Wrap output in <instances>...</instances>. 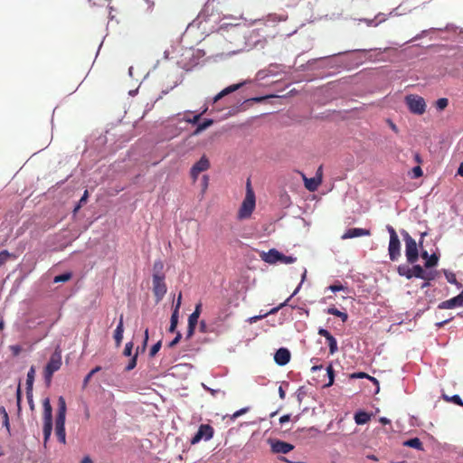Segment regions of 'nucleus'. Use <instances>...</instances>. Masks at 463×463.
<instances>
[{"instance_id": "nucleus-23", "label": "nucleus", "mask_w": 463, "mask_h": 463, "mask_svg": "<svg viewBox=\"0 0 463 463\" xmlns=\"http://www.w3.org/2000/svg\"><path fill=\"white\" fill-rule=\"evenodd\" d=\"M201 310H202V304L198 303L195 306L194 311L189 316L188 323L197 325L198 318H199L200 314H201Z\"/></svg>"}, {"instance_id": "nucleus-53", "label": "nucleus", "mask_w": 463, "mask_h": 463, "mask_svg": "<svg viewBox=\"0 0 463 463\" xmlns=\"http://www.w3.org/2000/svg\"><path fill=\"white\" fill-rule=\"evenodd\" d=\"M387 124L389 125V127L391 128V129L393 132H395V133L399 132L397 126L391 119H387Z\"/></svg>"}, {"instance_id": "nucleus-62", "label": "nucleus", "mask_w": 463, "mask_h": 463, "mask_svg": "<svg viewBox=\"0 0 463 463\" xmlns=\"http://www.w3.org/2000/svg\"><path fill=\"white\" fill-rule=\"evenodd\" d=\"M200 330L202 332H206V323L203 320L200 322Z\"/></svg>"}, {"instance_id": "nucleus-47", "label": "nucleus", "mask_w": 463, "mask_h": 463, "mask_svg": "<svg viewBox=\"0 0 463 463\" xmlns=\"http://www.w3.org/2000/svg\"><path fill=\"white\" fill-rule=\"evenodd\" d=\"M72 274L71 272H65L62 274H60V282H66L71 279Z\"/></svg>"}, {"instance_id": "nucleus-46", "label": "nucleus", "mask_w": 463, "mask_h": 463, "mask_svg": "<svg viewBox=\"0 0 463 463\" xmlns=\"http://www.w3.org/2000/svg\"><path fill=\"white\" fill-rule=\"evenodd\" d=\"M386 229H387V231H388L389 234H390V240L399 238L392 226L387 225Z\"/></svg>"}, {"instance_id": "nucleus-13", "label": "nucleus", "mask_w": 463, "mask_h": 463, "mask_svg": "<svg viewBox=\"0 0 463 463\" xmlns=\"http://www.w3.org/2000/svg\"><path fill=\"white\" fill-rule=\"evenodd\" d=\"M318 335L321 336H324L326 338V344L329 347L330 354H335L338 350V347H337V341L334 337V335L329 331H327L326 329H324V328L318 329Z\"/></svg>"}, {"instance_id": "nucleus-7", "label": "nucleus", "mask_w": 463, "mask_h": 463, "mask_svg": "<svg viewBox=\"0 0 463 463\" xmlns=\"http://www.w3.org/2000/svg\"><path fill=\"white\" fill-rule=\"evenodd\" d=\"M166 285L165 283V277H158L153 275V292L156 297V302L162 300L166 293Z\"/></svg>"}, {"instance_id": "nucleus-31", "label": "nucleus", "mask_w": 463, "mask_h": 463, "mask_svg": "<svg viewBox=\"0 0 463 463\" xmlns=\"http://www.w3.org/2000/svg\"><path fill=\"white\" fill-rule=\"evenodd\" d=\"M439 258L436 254H431L425 262L426 268H432L438 264Z\"/></svg>"}, {"instance_id": "nucleus-2", "label": "nucleus", "mask_w": 463, "mask_h": 463, "mask_svg": "<svg viewBox=\"0 0 463 463\" xmlns=\"http://www.w3.org/2000/svg\"><path fill=\"white\" fill-rule=\"evenodd\" d=\"M43 439L44 444H46L47 440L49 439L52 430V409L51 406L50 399L45 398L43 402Z\"/></svg>"}, {"instance_id": "nucleus-45", "label": "nucleus", "mask_w": 463, "mask_h": 463, "mask_svg": "<svg viewBox=\"0 0 463 463\" xmlns=\"http://www.w3.org/2000/svg\"><path fill=\"white\" fill-rule=\"evenodd\" d=\"M278 310H279V307H275V308L271 309L269 313H266V314H264L262 316H258V317H251L250 318V322H256L257 320H259V319L268 316L269 314L276 313Z\"/></svg>"}, {"instance_id": "nucleus-44", "label": "nucleus", "mask_w": 463, "mask_h": 463, "mask_svg": "<svg viewBox=\"0 0 463 463\" xmlns=\"http://www.w3.org/2000/svg\"><path fill=\"white\" fill-rule=\"evenodd\" d=\"M446 278H447V279H448V281H449V283H451V284H455V285H457L458 288H460V287L462 286L459 282H458V280H457V279H456L455 274L450 273L449 275H446Z\"/></svg>"}, {"instance_id": "nucleus-1", "label": "nucleus", "mask_w": 463, "mask_h": 463, "mask_svg": "<svg viewBox=\"0 0 463 463\" xmlns=\"http://www.w3.org/2000/svg\"><path fill=\"white\" fill-rule=\"evenodd\" d=\"M255 209V194L251 188L250 181H247L246 185V195L238 212V218L247 219L249 218Z\"/></svg>"}, {"instance_id": "nucleus-24", "label": "nucleus", "mask_w": 463, "mask_h": 463, "mask_svg": "<svg viewBox=\"0 0 463 463\" xmlns=\"http://www.w3.org/2000/svg\"><path fill=\"white\" fill-rule=\"evenodd\" d=\"M404 446L416 449L418 450L423 449V445L421 440L419 438H413L406 440L404 443Z\"/></svg>"}, {"instance_id": "nucleus-55", "label": "nucleus", "mask_w": 463, "mask_h": 463, "mask_svg": "<svg viewBox=\"0 0 463 463\" xmlns=\"http://www.w3.org/2000/svg\"><path fill=\"white\" fill-rule=\"evenodd\" d=\"M290 420V415L289 414H287V415H283L279 418V423L280 424H284L285 422H288Z\"/></svg>"}, {"instance_id": "nucleus-32", "label": "nucleus", "mask_w": 463, "mask_h": 463, "mask_svg": "<svg viewBox=\"0 0 463 463\" xmlns=\"http://www.w3.org/2000/svg\"><path fill=\"white\" fill-rule=\"evenodd\" d=\"M88 197H89V193L86 190L84 192L83 195L81 196V198L80 199L79 203L75 205V207L73 209L74 213L79 211V209L82 206V204L86 203Z\"/></svg>"}, {"instance_id": "nucleus-57", "label": "nucleus", "mask_w": 463, "mask_h": 463, "mask_svg": "<svg viewBox=\"0 0 463 463\" xmlns=\"http://www.w3.org/2000/svg\"><path fill=\"white\" fill-rule=\"evenodd\" d=\"M26 396H27V400H28V402H29L30 406L33 408V391H31V394H29L26 392Z\"/></svg>"}, {"instance_id": "nucleus-54", "label": "nucleus", "mask_w": 463, "mask_h": 463, "mask_svg": "<svg viewBox=\"0 0 463 463\" xmlns=\"http://www.w3.org/2000/svg\"><path fill=\"white\" fill-rule=\"evenodd\" d=\"M181 300H182V294L179 293L177 300H176V304H175V309H174V310H177V313H179V308H180V306H181Z\"/></svg>"}, {"instance_id": "nucleus-56", "label": "nucleus", "mask_w": 463, "mask_h": 463, "mask_svg": "<svg viewBox=\"0 0 463 463\" xmlns=\"http://www.w3.org/2000/svg\"><path fill=\"white\" fill-rule=\"evenodd\" d=\"M369 377L365 373H358L352 374V378H364Z\"/></svg>"}, {"instance_id": "nucleus-39", "label": "nucleus", "mask_w": 463, "mask_h": 463, "mask_svg": "<svg viewBox=\"0 0 463 463\" xmlns=\"http://www.w3.org/2000/svg\"><path fill=\"white\" fill-rule=\"evenodd\" d=\"M328 289L331 290L332 292H337V291L345 290V288L340 282H336L333 285H330L328 287Z\"/></svg>"}, {"instance_id": "nucleus-61", "label": "nucleus", "mask_w": 463, "mask_h": 463, "mask_svg": "<svg viewBox=\"0 0 463 463\" xmlns=\"http://www.w3.org/2000/svg\"><path fill=\"white\" fill-rule=\"evenodd\" d=\"M379 421L383 424V425H386V424H390L391 423V420L385 417H382L380 418Z\"/></svg>"}, {"instance_id": "nucleus-48", "label": "nucleus", "mask_w": 463, "mask_h": 463, "mask_svg": "<svg viewBox=\"0 0 463 463\" xmlns=\"http://www.w3.org/2000/svg\"><path fill=\"white\" fill-rule=\"evenodd\" d=\"M181 334L178 332L176 334V336L168 344V347L172 348L174 347L175 345L178 344V342L180 341L181 339Z\"/></svg>"}, {"instance_id": "nucleus-4", "label": "nucleus", "mask_w": 463, "mask_h": 463, "mask_svg": "<svg viewBox=\"0 0 463 463\" xmlns=\"http://www.w3.org/2000/svg\"><path fill=\"white\" fill-rule=\"evenodd\" d=\"M260 258L263 261L269 264H275L278 261L285 264H290L297 260V258L292 256H286L276 249H270L268 252L263 251L260 254Z\"/></svg>"}, {"instance_id": "nucleus-8", "label": "nucleus", "mask_w": 463, "mask_h": 463, "mask_svg": "<svg viewBox=\"0 0 463 463\" xmlns=\"http://www.w3.org/2000/svg\"><path fill=\"white\" fill-rule=\"evenodd\" d=\"M210 168V161L206 156H203L191 168L190 175L194 182H195L202 172L207 171Z\"/></svg>"}, {"instance_id": "nucleus-64", "label": "nucleus", "mask_w": 463, "mask_h": 463, "mask_svg": "<svg viewBox=\"0 0 463 463\" xmlns=\"http://www.w3.org/2000/svg\"><path fill=\"white\" fill-rule=\"evenodd\" d=\"M80 463H92V460L89 456H86L82 458Z\"/></svg>"}, {"instance_id": "nucleus-16", "label": "nucleus", "mask_w": 463, "mask_h": 463, "mask_svg": "<svg viewBox=\"0 0 463 463\" xmlns=\"http://www.w3.org/2000/svg\"><path fill=\"white\" fill-rule=\"evenodd\" d=\"M291 354L290 352L287 348H279L274 355V360L276 364L280 366L286 365L290 360Z\"/></svg>"}, {"instance_id": "nucleus-29", "label": "nucleus", "mask_w": 463, "mask_h": 463, "mask_svg": "<svg viewBox=\"0 0 463 463\" xmlns=\"http://www.w3.org/2000/svg\"><path fill=\"white\" fill-rule=\"evenodd\" d=\"M178 314L177 310H174L171 316L169 332L173 333L175 331L177 324H178Z\"/></svg>"}, {"instance_id": "nucleus-19", "label": "nucleus", "mask_w": 463, "mask_h": 463, "mask_svg": "<svg viewBox=\"0 0 463 463\" xmlns=\"http://www.w3.org/2000/svg\"><path fill=\"white\" fill-rule=\"evenodd\" d=\"M123 333H124V320H123V315H120L118 324L117 326V328L114 331V339L116 342V345L118 347L121 345V342L123 339Z\"/></svg>"}, {"instance_id": "nucleus-18", "label": "nucleus", "mask_w": 463, "mask_h": 463, "mask_svg": "<svg viewBox=\"0 0 463 463\" xmlns=\"http://www.w3.org/2000/svg\"><path fill=\"white\" fill-rule=\"evenodd\" d=\"M412 278L422 279L424 280H432L434 276L431 272H426L420 265H413L411 268Z\"/></svg>"}, {"instance_id": "nucleus-5", "label": "nucleus", "mask_w": 463, "mask_h": 463, "mask_svg": "<svg viewBox=\"0 0 463 463\" xmlns=\"http://www.w3.org/2000/svg\"><path fill=\"white\" fill-rule=\"evenodd\" d=\"M409 110L416 115H422L426 110V103L422 97L418 95H408L405 98Z\"/></svg>"}, {"instance_id": "nucleus-58", "label": "nucleus", "mask_w": 463, "mask_h": 463, "mask_svg": "<svg viewBox=\"0 0 463 463\" xmlns=\"http://www.w3.org/2000/svg\"><path fill=\"white\" fill-rule=\"evenodd\" d=\"M414 160L416 163H418L419 165L422 163V159H421V156L419 153H415L414 154Z\"/></svg>"}, {"instance_id": "nucleus-21", "label": "nucleus", "mask_w": 463, "mask_h": 463, "mask_svg": "<svg viewBox=\"0 0 463 463\" xmlns=\"http://www.w3.org/2000/svg\"><path fill=\"white\" fill-rule=\"evenodd\" d=\"M371 419V415L365 411H357L354 414V421L358 425H363L367 423Z\"/></svg>"}, {"instance_id": "nucleus-33", "label": "nucleus", "mask_w": 463, "mask_h": 463, "mask_svg": "<svg viewBox=\"0 0 463 463\" xmlns=\"http://www.w3.org/2000/svg\"><path fill=\"white\" fill-rule=\"evenodd\" d=\"M207 111V108H205L200 114L194 115L192 118H185L184 121L191 124H197L202 117Z\"/></svg>"}, {"instance_id": "nucleus-59", "label": "nucleus", "mask_w": 463, "mask_h": 463, "mask_svg": "<svg viewBox=\"0 0 463 463\" xmlns=\"http://www.w3.org/2000/svg\"><path fill=\"white\" fill-rule=\"evenodd\" d=\"M144 1L147 4V10L152 11V9L154 8L155 3L150 0H144Z\"/></svg>"}, {"instance_id": "nucleus-42", "label": "nucleus", "mask_w": 463, "mask_h": 463, "mask_svg": "<svg viewBox=\"0 0 463 463\" xmlns=\"http://www.w3.org/2000/svg\"><path fill=\"white\" fill-rule=\"evenodd\" d=\"M160 348H161V341H158L151 347L149 355L151 357L155 356L157 354V352L160 350Z\"/></svg>"}, {"instance_id": "nucleus-3", "label": "nucleus", "mask_w": 463, "mask_h": 463, "mask_svg": "<svg viewBox=\"0 0 463 463\" xmlns=\"http://www.w3.org/2000/svg\"><path fill=\"white\" fill-rule=\"evenodd\" d=\"M402 234L405 242V255L407 261L411 264H414L419 259L417 242L406 231H402Z\"/></svg>"}, {"instance_id": "nucleus-14", "label": "nucleus", "mask_w": 463, "mask_h": 463, "mask_svg": "<svg viewBox=\"0 0 463 463\" xmlns=\"http://www.w3.org/2000/svg\"><path fill=\"white\" fill-rule=\"evenodd\" d=\"M65 412H66V404L62 397L60 396V442H66V434H65Z\"/></svg>"}, {"instance_id": "nucleus-43", "label": "nucleus", "mask_w": 463, "mask_h": 463, "mask_svg": "<svg viewBox=\"0 0 463 463\" xmlns=\"http://www.w3.org/2000/svg\"><path fill=\"white\" fill-rule=\"evenodd\" d=\"M10 258V253L7 250L0 251V266L5 264Z\"/></svg>"}, {"instance_id": "nucleus-41", "label": "nucleus", "mask_w": 463, "mask_h": 463, "mask_svg": "<svg viewBox=\"0 0 463 463\" xmlns=\"http://www.w3.org/2000/svg\"><path fill=\"white\" fill-rule=\"evenodd\" d=\"M384 20H385V18L381 17V15L379 14V15L375 16V18L373 20H367V24L376 26V25H378V24L383 22Z\"/></svg>"}, {"instance_id": "nucleus-60", "label": "nucleus", "mask_w": 463, "mask_h": 463, "mask_svg": "<svg viewBox=\"0 0 463 463\" xmlns=\"http://www.w3.org/2000/svg\"><path fill=\"white\" fill-rule=\"evenodd\" d=\"M11 349L13 350V352L15 355L18 354L21 350L20 346H18V345H12Z\"/></svg>"}, {"instance_id": "nucleus-63", "label": "nucleus", "mask_w": 463, "mask_h": 463, "mask_svg": "<svg viewBox=\"0 0 463 463\" xmlns=\"http://www.w3.org/2000/svg\"><path fill=\"white\" fill-rule=\"evenodd\" d=\"M457 174L463 177V162L460 163V165H459V166L458 168V173Z\"/></svg>"}, {"instance_id": "nucleus-30", "label": "nucleus", "mask_w": 463, "mask_h": 463, "mask_svg": "<svg viewBox=\"0 0 463 463\" xmlns=\"http://www.w3.org/2000/svg\"><path fill=\"white\" fill-rule=\"evenodd\" d=\"M326 373H327V376H328V383H326L324 386L325 387H329V386L333 385L334 380H335V372H334L332 364H329L326 367Z\"/></svg>"}, {"instance_id": "nucleus-15", "label": "nucleus", "mask_w": 463, "mask_h": 463, "mask_svg": "<svg viewBox=\"0 0 463 463\" xmlns=\"http://www.w3.org/2000/svg\"><path fill=\"white\" fill-rule=\"evenodd\" d=\"M388 252L391 260L395 261L399 260L401 257V242L399 238L390 240Z\"/></svg>"}, {"instance_id": "nucleus-27", "label": "nucleus", "mask_w": 463, "mask_h": 463, "mask_svg": "<svg viewBox=\"0 0 463 463\" xmlns=\"http://www.w3.org/2000/svg\"><path fill=\"white\" fill-rule=\"evenodd\" d=\"M397 272L400 276H403L408 279H411L412 278L411 268H410L407 265H400L397 268Z\"/></svg>"}, {"instance_id": "nucleus-50", "label": "nucleus", "mask_w": 463, "mask_h": 463, "mask_svg": "<svg viewBox=\"0 0 463 463\" xmlns=\"http://www.w3.org/2000/svg\"><path fill=\"white\" fill-rule=\"evenodd\" d=\"M196 325L188 323V328H187V337H191L195 329Z\"/></svg>"}, {"instance_id": "nucleus-36", "label": "nucleus", "mask_w": 463, "mask_h": 463, "mask_svg": "<svg viewBox=\"0 0 463 463\" xmlns=\"http://www.w3.org/2000/svg\"><path fill=\"white\" fill-rule=\"evenodd\" d=\"M137 352L131 357L130 361L128 362V365L126 366V371L133 370L137 365Z\"/></svg>"}, {"instance_id": "nucleus-12", "label": "nucleus", "mask_w": 463, "mask_h": 463, "mask_svg": "<svg viewBox=\"0 0 463 463\" xmlns=\"http://www.w3.org/2000/svg\"><path fill=\"white\" fill-rule=\"evenodd\" d=\"M271 451L276 454H287L290 452L294 446L282 440H270Z\"/></svg>"}, {"instance_id": "nucleus-34", "label": "nucleus", "mask_w": 463, "mask_h": 463, "mask_svg": "<svg viewBox=\"0 0 463 463\" xmlns=\"http://www.w3.org/2000/svg\"><path fill=\"white\" fill-rule=\"evenodd\" d=\"M449 105V99L446 98H440L436 101V109L439 110L445 109Z\"/></svg>"}, {"instance_id": "nucleus-26", "label": "nucleus", "mask_w": 463, "mask_h": 463, "mask_svg": "<svg viewBox=\"0 0 463 463\" xmlns=\"http://www.w3.org/2000/svg\"><path fill=\"white\" fill-rule=\"evenodd\" d=\"M327 314L334 315V316L341 318V320L343 322H345L348 319V315L346 313L338 310L335 307H328Z\"/></svg>"}, {"instance_id": "nucleus-6", "label": "nucleus", "mask_w": 463, "mask_h": 463, "mask_svg": "<svg viewBox=\"0 0 463 463\" xmlns=\"http://www.w3.org/2000/svg\"><path fill=\"white\" fill-rule=\"evenodd\" d=\"M214 430L209 424L200 425L198 431L191 439V444L194 445L200 442L202 439L210 440L213 437Z\"/></svg>"}, {"instance_id": "nucleus-11", "label": "nucleus", "mask_w": 463, "mask_h": 463, "mask_svg": "<svg viewBox=\"0 0 463 463\" xmlns=\"http://www.w3.org/2000/svg\"><path fill=\"white\" fill-rule=\"evenodd\" d=\"M457 307H463V290L456 297L442 301L439 304V309H451Z\"/></svg>"}, {"instance_id": "nucleus-20", "label": "nucleus", "mask_w": 463, "mask_h": 463, "mask_svg": "<svg viewBox=\"0 0 463 463\" xmlns=\"http://www.w3.org/2000/svg\"><path fill=\"white\" fill-rule=\"evenodd\" d=\"M242 85H243V83H238V84H232V85L228 86L227 88L223 89L221 92H219L214 97L213 102H216L219 99H221L222 98H223L224 96L239 90Z\"/></svg>"}, {"instance_id": "nucleus-51", "label": "nucleus", "mask_w": 463, "mask_h": 463, "mask_svg": "<svg viewBox=\"0 0 463 463\" xmlns=\"http://www.w3.org/2000/svg\"><path fill=\"white\" fill-rule=\"evenodd\" d=\"M21 386L20 384L18 385V388H17V391H16V400H17V406H18V409L20 410L21 408Z\"/></svg>"}, {"instance_id": "nucleus-37", "label": "nucleus", "mask_w": 463, "mask_h": 463, "mask_svg": "<svg viewBox=\"0 0 463 463\" xmlns=\"http://www.w3.org/2000/svg\"><path fill=\"white\" fill-rule=\"evenodd\" d=\"M0 413L3 415V424L9 429V418L5 407L0 408Z\"/></svg>"}, {"instance_id": "nucleus-17", "label": "nucleus", "mask_w": 463, "mask_h": 463, "mask_svg": "<svg viewBox=\"0 0 463 463\" xmlns=\"http://www.w3.org/2000/svg\"><path fill=\"white\" fill-rule=\"evenodd\" d=\"M370 234H371L370 230L363 229V228H351V229H348L342 235L341 238L343 240H346V239H353V238L361 237V236H369Z\"/></svg>"}, {"instance_id": "nucleus-38", "label": "nucleus", "mask_w": 463, "mask_h": 463, "mask_svg": "<svg viewBox=\"0 0 463 463\" xmlns=\"http://www.w3.org/2000/svg\"><path fill=\"white\" fill-rule=\"evenodd\" d=\"M411 172L413 178H420L423 175V171L420 165L414 166Z\"/></svg>"}, {"instance_id": "nucleus-10", "label": "nucleus", "mask_w": 463, "mask_h": 463, "mask_svg": "<svg viewBox=\"0 0 463 463\" xmlns=\"http://www.w3.org/2000/svg\"><path fill=\"white\" fill-rule=\"evenodd\" d=\"M321 171H322V167L320 166L317 170L318 176L312 177V178H307L304 174H302V178H303V181L305 184V187L308 191L315 192L316 190H317L318 186L320 185V184L322 182Z\"/></svg>"}, {"instance_id": "nucleus-52", "label": "nucleus", "mask_w": 463, "mask_h": 463, "mask_svg": "<svg viewBox=\"0 0 463 463\" xmlns=\"http://www.w3.org/2000/svg\"><path fill=\"white\" fill-rule=\"evenodd\" d=\"M208 184H209V177L208 175H203V192H205L207 187H208Z\"/></svg>"}, {"instance_id": "nucleus-40", "label": "nucleus", "mask_w": 463, "mask_h": 463, "mask_svg": "<svg viewBox=\"0 0 463 463\" xmlns=\"http://www.w3.org/2000/svg\"><path fill=\"white\" fill-rule=\"evenodd\" d=\"M133 345H133L132 342H128V343L126 344L124 351H123V354L125 356H131L132 350H133Z\"/></svg>"}, {"instance_id": "nucleus-22", "label": "nucleus", "mask_w": 463, "mask_h": 463, "mask_svg": "<svg viewBox=\"0 0 463 463\" xmlns=\"http://www.w3.org/2000/svg\"><path fill=\"white\" fill-rule=\"evenodd\" d=\"M35 377V369L33 366H32L27 373V378H26V389L27 392L31 394V391H33V382Z\"/></svg>"}, {"instance_id": "nucleus-28", "label": "nucleus", "mask_w": 463, "mask_h": 463, "mask_svg": "<svg viewBox=\"0 0 463 463\" xmlns=\"http://www.w3.org/2000/svg\"><path fill=\"white\" fill-rule=\"evenodd\" d=\"M164 263L162 260H156L153 265V275H157L158 277H165L163 272Z\"/></svg>"}, {"instance_id": "nucleus-9", "label": "nucleus", "mask_w": 463, "mask_h": 463, "mask_svg": "<svg viewBox=\"0 0 463 463\" xmlns=\"http://www.w3.org/2000/svg\"><path fill=\"white\" fill-rule=\"evenodd\" d=\"M57 355H58V351H57V349H55L51 357L50 362L48 363V364L46 365V367L44 369L43 376H44V380L47 384H49L51 383L52 374L54 373V372H56L58 370V356Z\"/></svg>"}, {"instance_id": "nucleus-35", "label": "nucleus", "mask_w": 463, "mask_h": 463, "mask_svg": "<svg viewBox=\"0 0 463 463\" xmlns=\"http://www.w3.org/2000/svg\"><path fill=\"white\" fill-rule=\"evenodd\" d=\"M444 399L446 401L452 402L453 403L463 407V401L458 394H455L452 397L444 396Z\"/></svg>"}, {"instance_id": "nucleus-49", "label": "nucleus", "mask_w": 463, "mask_h": 463, "mask_svg": "<svg viewBox=\"0 0 463 463\" xmlns=\"http://www.w3.org/2000/svg\"><path fill=\"white\" fill-rule=\"evenodd\" d=\"M248 411H249V408H242V409L235 411L232 415V419H236V418L240 417L241 415L246 413Z\"/></svg>"}, {"instance_id": "nucleus-25", "label": "nucleus", "mask_w": 463, "mask_h": 463, "mask_svg": "<svg viewBox=\"0 0 463 463\" xmlns=\"http://www.w3.org/2000/svg\"><path fill=\"white\" fill-rule=\"evenodd\" d=\"M213 124V119H205L204 121H203L202 123H199L197 125V127H196L195 130L194 131L193 135H194V136L199 135L201 132H203V130H205L206 128L211 127Z\"/></svg>"}]
</instances>
